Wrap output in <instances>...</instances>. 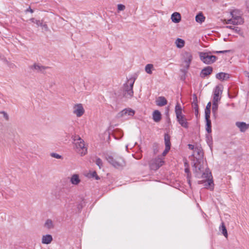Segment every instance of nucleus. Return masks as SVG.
<instances>
[{"instance_id":"obj_1","label":"nucleus","mask_w":249,"mask_h":249,"mask_svg":"<svg viewBox=\"0 0 249 249\" xmlns=\"http://www.w3.org/2000/svg\"><path fill=\"white\" fill-rule=\"evenodd\" d=\"M199 170L195 171L196 177L198 178H202L201 180L198 181V184H204L205 188L213 191L214 189V183L213 180V177L211 172L208 169H206L205 172H203L202 174Z\"/></svg>"},{"instance_id":"obj_2","label":"nucleus","mask_w":249,"mask_h":249,"mask_svg":"<svg viewBox=\"0 0 249 249\" xmlns=\"http://www.w3.org/2000/svg\"><path fill=\"white\" fill-rule=\"evenodd\" d=\"M230 50H224L219 51H212L207 53L199 52V55L200 60L206 64H211L214 62L216 59L217 57L215 55H212V53H225L230 52Z\"/></svg>"},{"instance_id":"obj_3","label":"nucleus","mask_w":249,"mask_h":249,"mask_svg":"<svg viewBox=\"0 0 249 249\" xmlns=\"http://www.w3.org/2000/svg\"><path fill=\"white\" fill-rule=\"evenodd\" d=\"M203 153L202 149L199 147H195L194 153L192 155L193 167L195 171L199 170L201 171V163L203 162Z\"/></svg>"},{"instance_id":"obj_4","label":"nucleus","mask_w":249,"mask_h":249,"mask_svg":"<svg viewBox=\"0 0 249 249\" xmlns=\"http://www.w3.org/2000/svg\"><path fill=\"white\" fill-rule=\"evenodd\" d=\"M74 149L75 152L81 156H85L87 154V148L85 146L84 141L79 136L73 138Z\"/></svg>"},{"instance_id":"obj_5","label":"nucleus","mask_w":249,"mask_h":249,"mask_svg":"<svg viewBox=\"0 0 249 249\" xmlns=\"http://www.w3.org/2000/svg\"><path fill=\"white\" fill-rule=\"evenodd\" d=\"M106 159L110 164L117 169H122L125 165V161L122 157L114 158L111 156H107Z\"/></svg>"},{"instance_id":"obj_6","label":"nucleus","mask_w":249,"mask_h":249,"mask_svg":"<svg viewBox=\"0 0 249 249\" xmlns=\"http://www.w3.org/2000/svg\"><path fill=\"white\" fill-rule=\"evenodd\" d=\"M135 79L130 78L124 85V94L126 97H131L133 95V87Z\"/></svg>"},{"instance_id":"obj_7","label":"nucleus","mask_w":249,"mask_h":249,"mask_svg":"<svg viewBox=\"0 0 249 249\" xmlns=\"http://www.w3.org/2000/svg\"><path fill=\"white\" fill-rule=\"evenodd\" d=\"M231 18L233 20L234 25L242 24L244 22L243 19L241 17V12L240 10L234 9L231 12Z\"/></svg>"},{"instance_id":"obj_8","label":"nucleus","mask_w":249,"mask_h":249,"mask_svg":"<svg viewBox=\"0 0 249 249\" xmlns=\"http://www.w3.org/2000/svg\"><path fill=\"white\" fill-rule=\"evenodd\" d=\"M164 162V159L163 158L158 157L152 159L150 161L149 166L151 169L157 170L163 164Z\"/></svg>"},{"instance_id":"obj_9","label":"nucleus","mask_w":249,"mask_h":249,"mask_svg":"<svg viewBox=\"0 0 249 249\" xmlns=\"http://www.w3.org/2000/svg\"><path fill=\"white\" fill-rule=\"evenodd\" d=\"M182 58L184 64V67L188 69L193 59V55L190 52H184L182 53Z\"/></svg>"},{"instance_id":"obj_10","label":"nucleus","mask_w":249,"mask_h":249,"mask_svg":"<svg viewBox=\"0 0 249 249\" xmlns=\"http://www.w3.org/2000/svg\"><path fill=\"white\" fill-rule=\"evenodd\" d=\"M135 114V111L131 108H125L120 112L117 116L118 118H124V119H128L133 116Z\"/></svg>"},{"instance_id":"obj_11","label":"nucleus","mask_w":249,"mask_h":249,"mask_svg":"<svg viewBox=\"0 0 249 249\" xmlns=\"http://www.w3.org/2000/svg\"><path fill=\"white\" fill-rule=\"evenodd\" d=\"M85 110L81 104L75 105L73 107V113L77 117H81L84 113Z\"/></svg>"},{"instance_id":"obj_12","label":"nucleus","mask_w":249,"mask_h":249,"mask_svg":"<svg viewBox=\"0 0 249 249\" xmlns=\"http://www.w3.org/2000/svg\"><path fill=\"white\" fill-rule=\"evenodd\" d=\"M222 93L221 87L219 86H217L214 89L213 91V101L218 102L221 99V94Z\"/></svg>"},{"instance_id":"obj_13","label":"nucleus","mask_w":249,"mask_h":249,"mask_svg":"<svg viewBox=\"0 0 249 249\" xmlns=\"http://www.w3.org/2000/svg\"><path fill=\"white\" fill-rule=\"evenodd\" d=\"M30 69L33 71L37 72H44L45 70L49 68L38 63H35L30 67Z\"/></svg>"},{"instance_id":"obj_14","label":"nucleus","mask_w":249,"mask_h":249,"mask_svg":"<svg viewBox=\"0 0 249 249\" xmlns=\"http://www.w3.org/2000/svg\"><path fill=\"white\" fill-rule=\"evenodd\" d=\"M176 117L178 122L181 125V126L186 128L188 127V123L184 115L181 114L176 116Z\"/></svg>"},{"instance_id":"obj_15","label":"nucleus","mask_w":249,"mask_h":249,"mask_svg":"<svg viewBox=\"0 0 249 249\" xmlns=\"http://www.w3.org/2000/svg\"><path fill=\"white\" fill-rule=\"evenodd\" d=\"M212 71L213 68L210 66H207L201 70L200 76L202 78H204L206 76L210 75Z\"/></svg>"},{"instance_id":"obj_16","label":"nucleus","mask_w":249,"mask_h":249,"mask_svg":"<svg viewBox=\"0 0 249 249\" xmlns=\"http://www.w3.org/2000/svg\"><path fill=\"white\" fill-rule=\"evenodd\" d=\"M235 125L242 132H245L247 129L249 128V124H247L245 122H237L235 123Z\"/></svg>"},{"instance_id":"obj_17","label":"nucleus","mask_w":249,"mask_h":249,"mask_svg":"<svg viewBox=\"0 0 249 249\" xmlns=\"http://www.w3.org/2000/svg\"><path fill=\"white\" fill-rule=\"evenodd\" d=\"M53 241V237L51 234L43 235L41 238V243L43 244H49Z\"/></svg>"},{"instance_id":"obj_18","label":"nucleus","mask_w":249,"mask_h":249,"mask_svg":"<svg viewBox=\"0 0 249 249\" xmlns=\"http://www.w3.org/2000/svg\"><path fill=\"white\" fill-rule=\"evenodd\" d=\"M156 105L159 107H163L167 104V101L164 97L160 96L156 101Z\"/></svg>"},{"instance_id":"obj_19","label":"nucleus","mask_w":249,"mask_h":249,"mask_svg":"<svg viewBox=\"0 0 249 249\" xmlns=\"http://www.w3.org/2000/svg\"><path fill=\"white\" fill-rule=\"evenodd\" d=\"M216 78L220 80H227L230 78V75L225 72H219L216 75Z\"/></svg>"},{"instance_id":"obj_20","label":"nucleus","mask_w":249,"mask_h":249,"mask_svg":"<svg viewBox=\"0 0 249 249\" xmlns=\"http://www.w3.org/2000/svg\"><path fill=\"white\" fill-rule=\"evenodd\" d=\"M172 21L174 23H178L181 20V15L177 12L174 13L171 16Z\"/></svg>"},{"instance_id":"obj_21","label":"nucleus","mask_w":249,"mask_h":249,"mask_svg":"<svg viewBox=\"0 0 249 249\" xmlns=\"http://www.w3.org/2000/svg\"><path fill=\"white\" fill-rule=\"evenodd\" d=\"M160 112L158 110H155L153 113V119L155 122H159L161 120Z\"/></svg>"},{"instance_id":"obj_22","label":"nucleus","mask_w":249,"mask_h":249,"mask_svg":"<svg viewBox=\"0 0 249 249\" xmlns=\"http://www.w3.org/2000/svg\"><path fill=\"white\" fill-rule=\"evenodd\" d=\"M79 175L77 174H73L71 178V182L73 185H77L80 182Z\"/></svg>"},{"instance_id":"obj_23","label":"nucleus","mask_w":249,"mask_h":249,"mask_svg":"<svg viewBox=\"0 0 249 249\" xmlns=\"http://www.w3.org/2000/svg\"><path fill=\"white\" fill-rule=\"evenodd\" d=\"M192 106L195 109V115L197 117L198 114V107L197 104V98L196 95H194V101L192 103Z\"/></svg>"},{"instance_id":"obj_24","label":"nucleus","mask_w":249,"mask_h":249,"mask_svg":"<svg viewBox=\"0 0 249 249\" xmlns=\"http://www.w3.org/2000/svg\"><path fill=\"white\" fill-rule=\"evenodd\" d=\"M44 227L48 230L54 228V225L53 221L50 219H48L44 223Z\"/></svg>"},{"instance_id":"obj_25","label":"nucleus","mask_w":249,"mask_h":249,"mask_svg":"<svg viewBox=\"0 0 249 249\" xmlns=\"http://www.w3.org/2000/svg\"><path fill=\"white\" fill-rule=\"evenodd\" d=\"M218 102L213 101L212 112L213 116L216 117L218 110Z\"/></svg>"},{"instance_id":"obj_26","label":"nucleus","mask_w":249,"mask_h":249,"mask_svg":"<svg viewBox=\"0 0 249 249\" xmlns=\"http://www.w3.org/2000/svg\"><path fill=\"white\" fill-rule=\"evenodd\" d=\"M175 43L178 48H182L185 45V41L183 39L178 38L176 40Z\"/></svg>"},{"instance_id":"obj_27","label":"nucleus","mask_w":249,"mask_h":249,"mask_svg":"<svg viewBox=\"0 0 249 249\" xmlns=\"http://www.w3.org/2000/svg\"><path fill=\"white\" fill-rule=\"evenodd\" d=\"M175 111L176 116L182 114V107L178 103H177V105H176Z\"/></svg>"},{"instance_id":"obj_28","label":"nucleus","mask_w":249,"mask_h":249,"mask_svg":"<svg viewBox=\"0 0 249 249\" xmlns=\"http://www.w3.org/2000/svg\"><path fill=\"white\" fill-rule=\"evenodd\" d=\"M206 122V130L208 133H210L212 132L211 129V121L210 119V118H205Z\"/></svg>"},{"instance_id":"obj_29","label":"nucleus","mask_w":249,"mask_h":249,"mask_svg":"<svg viewBox=\"0 0 249 249\" xmlns=\"http://www.w3.org/2000/svg\"><path fill=\"white\" fill-rule=\"evenodd\" d=\"M154 66L153 64H148L145 67V71L148 74H152Z\"/></svg>"},{"instance_id":"obj_30","label":"nucleus","mask_w":249,"mask_h":249,"mask_svg":"<svg viewBox=\"0 0 249 249\" xmlns=\"http://www.w3.org/2000/svg\"><path fill=\"white\" fill-rule=\"evenodd\" d=\"M164 142L165 147L170 148L171 143H170V136L168 134H165L164 135Z\"/></svg>"},{"instance_id":"obj_31","label":"nucleus","mask_w":249,"mask_h":249,"mask_svg":"<svg viewBox=\"0 0 249 249\" xmlns=\"http://www.w3.org/2000/svg\"><path fill=\"white\" fill-rule=\"evenodd\" d=\"M205 20V17L203 16L202 14L199 13L197 15L196 17V22L198 23H202Z\"/></svg>"},{"instance_id":"obj_32","label":"nucleus","mask_w":249,"mask_h":249,"mask_svg":"<svg viewBox=\"0 0 249 249\" xmlns=\"http://www.w3.org/2000/svg\"><path fill=\"white\" fill-rule=\"evenodd\" d=\"M220 229L222 230V233L224 235V236L226 237H228V232L225 226L224 225V223H222L221 227H220Z\"/></svg>"},{"instance_id":"obj_33","label":"nucleus","mask_w":249,"mask_h":249,"mask_svg":"<svg viewBox=\"0 0 249 249\" xmlns=\"http://www.w3.org/2000/svg\"><path fill=\"white\" fill-rule=\"evenodd\" d=\"M29 20L31 21L33 23H35L37 26L42 25V21L39 20H37L35 18H31Z\"/></svg>"},{"instance_id":"obj_34","label":"nucleus","mask_w":249,"mask_h":249,"mask_svg":"<svg viewBox=\"0 0 249 249\" xmlns=\"http://www.w3.org/2000/svg\"><path fill=\"white\" fill-rule=\"evenodd\" d=\"M51 157L54 158L55 159H62V157L61 155H60L57 153H51Z\"/></svg>"},{"instance_id":"obj_35","label":"nucleus","mask_w":249,"mask_h":249,"mask_svg":"<svg viewBox=\"0 0 249 249\" xmlns=\"http://www.w3.org/2000/svg\"><path fill=\"white\" fill-rule=\"evenodd\" d=\"M211 110L209 109L205 108V118H210Z\"/></svg>"},{"instance_id":"obj_36","label":"nucleus","mask_w":249,"mask_h":249,"mask_svg":"<svg viewBox=\"0 0 249 249\" xmlns=\"http://www.w3.org/2000/svg\"><path fill=\"white\" fill-rule=\"evenodd\" d=\"M117 9L118 12L124 11L125 9V6L122 4H119L117 5Z\"/></svg>"},{"instance_id":"obj_37","label":"nucleus","mask_w":249,"mask_h":249,"mask_svg":"<svg viewBox=\"0 0 249 249\" xmlns=\"http://www.w3.org/2000/svg\"><path fill=\"white\" fill-rule=\"evenodd\" d=\"M96 164L100 168H101L102 166V160L99 158L97 159L96 160Z\"/></svg>"},{"instance_id":"obj_38","label":"nucleus","mask_w":249,"mask_h":249,"mask_svg":"<svg viewBox=\"0 0 249 249\" xmlns=\"http://www.w3.org/2000/svg\"><path fill=\"white\" fill-rule=\"evenodd\" d=\"M225 21L226 24H232L234 25L233 20L231 18L229 19H225Z\"/></svg>"},{"instance_id":"obj_39","label":"nucleus","mask_w":249,"mask_h":249,"mask_svg":"<svg viewBox=\"0 0 249 249\" xmlns=\"http://www.w3.org/2000/svg\"><path fill=\"white\" fill-rule=\"evenodd\" d=\"M170 149V148L168 147H165V150H164V151L162 153L163 156H165L167 154V153L169 152Z\"/></svg>"},{"instance_id":"obj_40","label":"nucleus","mask_w":249,"mask_h":249,"mask_svg":"<svg viewBox=\"0 0 249 249\" xmlns=\"http://www.w3.org/2000/svg\"><path fill=\"white\" fill-rule=\"evenodd\" d=\"M39 26H41L43 29H44L46 31L48 30V27L46 24H43L42 22V25H39Z\"/></svg>"},{"instance_id":"obj_41","label":"nucleus","mask_w":249,"mask_h":249,"mask_svg":"<svg viewBox=\"0 0 249 249\" xmlns=\"http://www.w3.org/2000/svg\"><path fill=\"white\" fill-rule=\"evenodd\" d=\"M2 113L3 114V117L6 120H8V119H9V117H8V114L5 112H2Z\"/></svg>"},{"instance_id":"obj_42","label":"nucleus","mask_w":249,"mask_h":249,"mask_svg":"<svg viewBox=\"0 0 249 249\" xmlns=\"http://www.w3.org/2000/svg\"><path fill=\"white\" fill-rule=\"evenodd\" d=\"M26 12H29L31 13H33L34 12V11L33 9H32L30 7H29L25 11Z\"/></svg>"},{"instance_id":"obj_43","label":"nucleus","mask_w":249,"mask_h":249,"mask_svg":"<svg viewBox=\"0 0 249 249\" xmlns=\"http://www.w3.org/2000/svg\"><path fill=\"white\" fill-rule=\"evenodd\" d=\"M188 147L189 149H191V150H195V147H194V145H192V144H188Z\"/></svg>"},{"instance_id":"obj_44","label":"nucleus","mask_w":249,"mask_h":249,"mask_svg":"<svg viewBox=\"0 0 249 249\" xmlns=\"http://www.w3.org/2000/svg\"><path fill=\"white\" fill-rule=\"evenodd\" d=\"M91 176L92 177H95L97 179H98V177L95 172H93L92 173Z\"/></svg>"},{"instance_id":"obj_45","label":"nucleus","mask_w":249,"mask_h":249,"mask_svg":"<svg viewBox=\"0 0 249 249\" xmlns=\"http://www.w3.org/2000/svg\"><path fill=\"white\" fill-rule=\"evenodd\" d=\"M211 107V102H209V103H208V104L207 105V106H206V109H210Z\"/></svg>"},{"instance_id":"obj_46","label":"nucleus","mask_w":249,"mask_h":249,"mask_svg":"<svg viewBox=\"0 0 249 249\" xmlns=\"http://www.w3.org/2000/svg\"><path fill=\"white\" fill-rule=\"evenodd\" d=\"M233 30H234L235 31V32H236V33H238V32L240 31L239 28L236 27H234V28H233Z\"/></svg>"},{"instance_id":"obj_47","label":"nucleus","mask_w":249,"mask_h":249,"mask_svg":"<svg viewBox=\"0 0 249 249\" xmlns=\"http://www.w3.org/2000/svg\"><path fill=\"white\" fill-rule=\"evenodd\" d=\"M246 6L249 11V0H247L246 1Z\"/></svg>"},{"instance_id":"obj_48","label":"nucleus","mask_w":249,"mask_h":249,"mask_svg":"<svg viewBox=\"0 0 249 249\" xmlns=\"http://www.w3.org/2000/svg\"><path fill=\"white\" fill-rule=\"evenodd\" d=\"M227 28H229L230 29H232L233 30V28H234V27L232 26H227Z\"/></svg>"},{"instance_id":"obj_49","label":"nucleus","mask_w":249,"mask_h":249,"mask_svg":"<svg viewBox=\"0 0 249 249\" xmlns=\"http://www.w3.org/2000/svg\"><path fill=\"white\" fill-rule=\"evenodd\" d=\"M185 171L186 173H188L189 172V170L188 168H185Z\"/></svg>"},{"instance_id":"obj_50","label":"nucleus","mask_w":249,"mask_h":249,"mask_svg":"<svg viewBox=\"0 0 249 249\" xmlns=\"http://www.w3.org/2000/svg\"><path fill=\"white\" fill-rule=\"evenodd\" d=\"M248 76V78L249 80V72L248 73V76Z\"/></svg>"},{"instance_id":"obj_51","label":"nucleus","mask_w":249,"mask_h":249,"mask_svg":"<svg viewBox=\"0 0 249 249\" xmlns=\"http://www.w3.org/2000/svg\"><path fill=\"white\" fill-rule=\"evenodd\" d=\"M141 157H139V158H136L137 159H140Z\"/></svg>"}]
</instances>
